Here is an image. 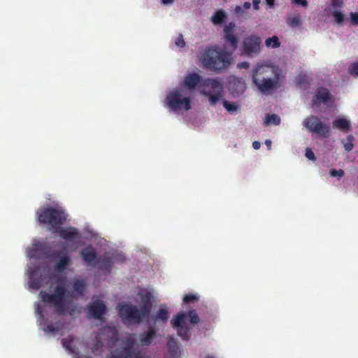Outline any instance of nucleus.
Masks as SVG:
<instances>
[{
  "mask_svg": "<svg viewBox=\"0 0 358 358\" xmlns=\"http://www.w3.org/2000/svg\"><path fill=\"white\" fill-rule=\"evenodd\" d=\"M156 330L150 328L147 332H143L140 335V342L143 345H150L156 336Z\"/></svg>",
  "mask_w": 358,
  "mask_h": 358,
  "instance_id": "22",
  "label": "nucleus"
},
{
  "mask_svg": "<svg viewBox=\"0 0 358 358\" xmlns=\"http://www.w3.org/2000/svg\"><path fill=\"white\" fill-rule=\"evenodd\" d=\"M73 289L79 296H83L86 289L87 283L84 279H76L73 282Z\"/></svg>",
  "mask_w": 358,
  "mask_h": 358,
  "instance_id": "23",
  "label": "nucleus"
},
{
  "mask_svg": "<svg viewBox=\"0 0 358 358\" xmlns=\"http://www.w3.org/2000/svg\"><path fill=\"white\" fill-rule=\"evenodd\" d=\"M167 348L171 358H177L180 356V348L178 342L173 337L169 336L168 338Z\"/></svg>",
  "mask_w": 358,
  "mask_h": 358,
  "instance_id": "16",
  "label": "nucleus"
},
{
  "mask_svg": "<svg viewBox=\"0 0 358 358\" xmlns=\"http://www.w3.org/2000/svg\"><path fill=\"white\" fill-rule=\"evenodd\" d=\"M201 81L200 76L195 73H188L184 78L185 86L187 88V90L190 93V91L196 87Z\"/></svg>",
  "mask_w": 358,
  "mask_h": 358,
  "instance_id": "14",
  "label": "nucleus"
},
{
  "mask_svg": "<svg viewBox=\"0 0 358 358\" xmlns=\"http://www.w3.org/2000/svg\"><path fill=\"white\" fill-rule=\"evenodd\" d=\"M292 2L298 5H301L303 7L308 6V1L306 0H292Z\"/></svg>",
  "mask_w": 358,
  "mask_h": 358,
  "instance_id": "42",
  "label": "nucleus"
},
{
  "mask_svg": "<svg viewBox=\"0 0 358 358\" xmlns=\"http://www.w3.org/2000/svg\"><path fill=\"white\" fill-rule=\"evenodd\" d=\"M140 297V308L150 315L152 306V293L146 288H140L138 292Z\"/></svg>",
  "mask_w": 358,
  "mask_h": 358,
  "instance_id": "12",
  "label": "nucleus"
},
{
  "mask_svg": "<svg viewBox=\"0 0 358 358\" xmlns=\"http://www.w3.org/2000/svg\"><path fill=\"white\" fill-rule=\"evenodd\" d=\"M205 358H215L214 356L213 355H206Z\"/></svg>",
  "mask_w": 358,
  "mask_h": 358,
  "instance_id": "52",
  "label": "nucleus"
},
{
  "mask_svg": "<svg viewBox=\"0 0 358 358\" xmlns=\"http://www.w3.org/2000/svg\"><path fill=\"white\" fill-rule=\"evenodd\" d=\"M223 106L227 109V110L230 113H234L238 109V105H236L234 103H230L229 101H224Z\"/></svg>",
  "mask_w": 358,
  "mask_h": 358,
  "instance_id": "31",
  "label": "nucleus"
},
{
  "mask_svg": "<svg viewBox=\"0 0 358 358\" xmlns=\"http://www.w3.org/2000/svg\"><path fill=\"white\" fill-rule=\"evenodd\" d=\"M237 66L239 69H248L249 67V64L248 62H244L238 64Z\"/></svg>",
  "mask_w": 358,
  "mask_h": 358,
  "instance_id": "44",
  "label": "nucleus"
},
{
  "mask_svg": "<svg viewBox=\"0 0 358 358\" xmlns=\"http://www.w3.org/2000/svg\"><path fill=\"white\" fill-rule=\"evenodd\" d=\"M199 301V296L194 294H185L183 297L182 301L184 303H194Z\"/></svg>",
  "mask_w": 358,
  "mask_h": 358,
  "instance_id": "30",
  "label": "nucleus"
},
{
  "mask_svg": "<svg viewBox=\"0 0 358 358\" xmlns=\"http://www.w3.org/2000/svg\"><path fill=\"white\" fill-rule=\"evenodd\" d=\"M76 358H79V357H76Z\"/></svg>",
  "mask_w": 358,
  "mask_h": 358,
  "instance_id": "54",
  "label": "nucleus"
},
{
  "mask_svg": "<svg viewBox=\"0 0 358 358\" xmlns=\"http://www.w3.org/2000/svg\"><path fill=\"white\" fill-rule=\"evenodd\" d=\"M348 73L351 75L358 76V62L352 64L348 67Z\"/></svg>",
  "mask_w": 358,
  "mask_h": 358,
  "instance_id": "32",
  "label": "nucleus"
},
{
  "mask_svg": "<svg viewBox=\"0 0 358 358\" xmlns=\"http://www.w3.org/2000/svg\"><path fill=\"white\" fill-rule=\"evenodd\" d=\"M230 87L234 93L240 94L245 91L246 85L243 80L234 78L230 81Z\"/></svg>",
  "mask_w": 358,
  "mask_h": 358,
  "instance_id": "19",
  "label": "nucleus"
},
{
  "mask_svg": "<svg viewBox=\"0 0 358 358\" xmlns=\"http://www.w3.org/2000/svg\"><path fill=\"white\" fill-rule=\"evenodd\" d=\"M115 358H143L140 352H136L132 346L123 348L121 352Z\"/></svg>",
  "mask_w": 358,
  "mask_h": 358,
  "instance_id": "20",
  "label": "nucleus"
},
{
  "mask_svg": "<svg viewBox=\"0 0 358 358\" xmlns=\"http://www.w3.org/2000/svg\"><path fill=\"white\" fill-rule=\"evenodd\" d=\"M187 314V317H189V322L192 324H196L199 322L200 319L195 309L189 310Z\"/></svg>",
  "mask_w": 358,
  "mask_h": 358,
  "instance_id": "28",
  "label": "nucleus"
},
{
  "mask_svg": "<svg viewBox=\"0 0 358 358\" xmlns=\"http://www.w3.org/2000/svg\"><path fill=\"white\" fill-rule=\"evenodd\" d=\"M227 18V14L222 10L216 11L210 17V20L213 24L217 25L223 22Z\"/></svg>",
  "mask_w": 358,
  "mask_h": 358,
  "instance_id": "24",
  "label": "nucleus"
},
{
  "mask_svg": "<svg viewBox=\"0 0 358 358\" xmlns=\"http://www.w3.org/2000/svg\"><path fill=\"white\" fill-rule=\"evenodd\" d=\"M224 48L229 49V53L235 51L238 46V38L234 34H228L224 35Z\"/></svg>",
  "mask_w": 358,
  "mask_h": 358,
  "instance_id": "15",
  "label": "nucleus"
},
{
  "mask_svg": "<svg viewBox=\"0 0 358 358\" xmlns=\"http://www.w3.org/2000/svg\"><path fill=\"white\" fill-rule=\"evenodd\" d=\"M187 314L185 312H179L175 318L171 320L172 327L178 329V335L185 341H188L190 338L189 329L183 325Z\"/></svg>",
  "mask_w": 358,
  "mask_h": 358,
  "instance_id": "10",
  "label": "nucleus"
},
{
  "mask_svg": "<svg viewBox=\"0 0 358 358\" xmlns=\"http://www.w3.org/2000/svg\"><path fill=\"white\" fill-rule=\"evenodd\" d=\"M350 120L346 117H338L333 123V128L348 132L350 129Z\"/></svg>",
  "mask_w": 358,
  "mask_h": 358,
  "instance_id": "17",
  "label": "nucleus"
},
{
  "mask_svg": "<svg viewBox=\"0 0 358 358\" xmlns=\"http://www.w3.org/2000/svg\"><path fill=\"white\" fill-rule=\"evenodd\" d=\"M306 157L310 160H312V161L315 160V155H314L313 152L312 151V150L310 148H306Z\"/></svg>",
  "mask_w": 358,
  "mask_h": 358,
  "instance_id": "40",
  "label": "nucleus"
},
{
  "mask_svg": "<svg viewBox=\"0 0 358 358\" xmlns=\"http://www.w3.org/2000/svg\"><path fill=\"white\" fill-rule=\"evenodd\" d=\"M38 215V221L47 224L49 229H57L58 225L62 224L66 220V215L60 208L40 209Z\"/></svg>",
  "mask_w": 358,
  "mask_h": 358,
  "instance_id": "7",
  "label": "nucleus"
},
{
  "mask_svg": "<svg viewBox=\"0 0 358 358\" xmlns=\"http://www.w3.org/2000/svg\"><path fill=\"white\" fill-rule=\"evenodd\" d=\"M27 256L29 259H41L44 264L55 268H63L69 266L70 262L66 254L54 255L48 250L44 242L36 240L27 248Z\"/></svg>",
  "mask_w": 358,
  "mask_h": 358,
  "instance_id": "3",
  "label": "nucleus"
},
{
  "mask_svg": "<svg viewBox=\"0 0 358 358\" xmlns=\"http://www.w3.org/2000/svg\"><path fill=\"white\" fill-rule=\"evenodd\" d=\"M52 271L62 272L64 270H30L28 272L29 287L38 289L48 283H51V287L57 284L52 294L41 291L39 296L44 303L52 304L59 313H64L67 304L66 294L73 299L76 297L74 294L68 292L66 279L63 277H57Z\"/></svg>",
  "mask_w": 358,
  "mask_h": 358,
  "instance_id": "1",
  "label": "nucleus"
},
{
  "mask_svg": "<svg viewBox=\"0 0 358 358\" xmlns=\"http://www.w3.org/2000/svg\"><path fill=\"white\" fill-rule=\"evenodd\" d=\"M352 141H353V137L352 136H349L348 137V142L344 144V148L346 150L350 151L352 150V148H353Z\"/></svg>",
  "mask_w": 358,
  "mask_h": 358,
  "instance_id": "37",
  "label": "nucleus"
},
{
  "mask_svg": "<svg viewBox=\"0 0 358 358\" xmlns=\"http://www.w3.org/2000/svg\"><path fill=\"white\" fill-rule=\"evenodd\" d=\"M175 45L179 48H184L185 46V41L183 36L180 34L175 40Z\"/></svg>",
  "mask_w": 358,
  "mask_h": 358,
  "instance_id": "34",
  "label": "nucleus"
},
{
  "mask_svg": "<svg viewBox=\"0 0 358 358\" xmlns=\"http://www.w3.org/2000/svg\"><path fill=\"white\" fill-rule=\"evenodd\" d=\"M82 257L85 262H92L96 258V254L93 248H86L82 252Z\"/></svg>",
  "mask_w": 358,
  "mask_h": 358,
  "instance_id": "25",
  "label": "nucleus"
},
{
  "mask_svg": "<svg viewBox=\"0 0 358 358\" xmlns=\"http://www.w3.org/2000/svg\"><path fill=\"white\" fill-rule=\"evenodd\" d=\"M350 19L354 24H358V13H352L350 14Z\"/></svg>",
  "mask_w": 358,
  "mask_h": 358,
  "instance_id": "41",
  "label": "nucleus"
},
{
  "mask_svg": "<svg viewBox=\"0 0 358 358\" xmlns=\"http://www.w3.org/2000/svg\"><path fill=\"white\" fill-rule=\"evenodd\" d=\"M118 312L125 324H140L143 318L149 316L143 309L131 303L120 304Z\"/></svg>",
  "mask_w": 358,
  "mask_h": 358,
  "instance_id": "8",
  "label": "nucleus"
},
{
  "mask_svg": "<svg viewBox=\"0 0 358 358\" xmlns=\"http://www.w3.org/2000/svg\"><path fill=\"white\" fill-rule=\"evenodd\" d=\"M262 38L257 34L245 37L242 42L243 54L250 57L258 55L262 49Z\"/></svg>",
  "mask_w": 358,
  "mask_h": 358,
  "instance_id": "9",
  "label": "nucleus"
},
{
  "mask_svg": "<svg viewBox=\"0 0 358 358\" xmlns=\"http://www.w3.org/2000/svg\"><path fill=\"white\" fill-rule=\"evenodd\" d=\"M169 317V312L165 308H159V310L156 313L155 316V319L156 320H161L162 322H166Z\"/></svg>",
  "mask_w": 358,
  "mask_h": 358,
  "instance_id": "27",
  "label": "nucleus"
},
{
  "mask_svg": "<svg viewBox=\"0 0 358 358\" xmlns=\"http://www.w3.org/2000/svg\"><path fill=\"white\" fill-rule=\"evenodd\" d=\"M234 13L238 16H242L244 13V11L243 10L242 8L240 6H236L234 9Z\"/></svg>",
  "mask_w": 358,
  "mask_h": 358,
  "instance_id": "43",
  "label": "nucleus"
},
{
  "mask_svg": "<svg viewBox=\"0 0 358 358\" xmlns=\"http://www.w3.org/2000/svg\"><path fill=\"white\" fill-rule=\"evenodd\" d=\"M331 99L330 94L327 89L321 88L318 90L315 97L313 99V106H317L321 102L327 103Z\"/></svg>",
  "mask_w": 358,
  "mask_h": 358,
  "instance_id": "21",
  "label": "nucleus"
},
{
  "mask_svg": "<svg viewBox=\"0 0 358 358\" xmlns=\"http://www.w3.org/2000/svg\"><path fill=\"white\" fill-rule=\"evenodd\" d=\"M57 231L59 236L67 241H73L78 237V231L75 228L61 229Z\"/></svg>",
  "mask_w": 358,
  "mask_h": 358,
  "instance_id": "18",
  "label": "nucleus"
},
{
  "mask_svg": "<svg viewBox=\"0 0 358 358\" xmlns=\"http://www.w3.org/2000/svg\"><path fill=\"white\" fill-rule=\"evenodd\" d=\"M236 27V24L233 22H229V24H226L224 27V34H234L233 31L234 28Z\"/></svg>",
  "mask_w": 358,
  "mask_h": 358,
  "instance_id": "33",
  "label": "nucleus"
},
{
  "mask_svg": "<svg viewBox=\"0 0 358 358\" xmlns=\"http://www.w3.org/2000/svg\"><path fill=\"white\" fill-rule=\"evenodd\" d=\"M243 7L245 9H249L251 7V4H250V2H245L244 4H243Z\"/></svg>",
  "mask_w": 358,
  "mask_h": 358,
  "instance_id": "50",
  "label": "nucleus"
},
{
  "mask_svg": "<svg viewBox=\"0 0 358 358\" xmlns=\"http://www.w3.org/2000/svg\"><path fill=\"white\" fill-rule=\"evenodd\" d=\"M73 313H74V310H73V309H72V310H70L69 314H70L71 315H73Z\"/></svg>",
  "mask_w": 358,
  "mask_h": 358,
  "instance_id": "53",
  "label": "nucleus"
},
{
  "mask_svg": "<svg viewBox=\"0 0 358 358\" xmlns=\"http://www.w3.org/2000/svg\"><path fill=\"white\" fill-rule=\"evenodd\" d=\"M330 175L332 177H336L338 178H341L344 176V171L342 169H339V170L332 169L330 171Z\"/></svg>",
  "mask_w": 358,
  "mask_h": 358,
  "instance_id": "36",
  "label": "nucleus"
},
{
  "mask_svg": "<svg viewBox=\"0 0 358 358\" xmlns=\"http://www.w3.org/2000/svg\"><path fill=\"white\" fill-rule=\"evenodd\" d=\"M288 24L292 27H297L300 24V19L296 16L288 18Z\"/></svg>",
  "mask_w": 358,
  "mask_h": 358,
  "instance_id": "35",
  "label": "nucleus"
},
{
  "mask_svg": "<svg viewBox=\"0 0 358 358\" xmlns=\"http://www.w3.org/2000/svg\"><path fill=\"white\" fill-rule=\"evenodd\" d=\"M333 16L336 22L338 23H341L343 21V15L341 13L338 11H334L333 13Z\"/></svg>",
  "mask_w": 358,
  "mask_h": 358,
  "instance_id": "38",
  "label": "nucleus"
},
{
  "mask_svg": "<svg viewBox=\"0 0 358 358\" xmlns=\"http://www.w3.org/2000/svg\"><path fill=\"white\" fill-rule=\"evenodd\" d=\"M281 43L278 36H273L265 40V45L268 48H278Z\"/></svg>",
  "mask_w": 358,
  "mask_h": 358,
  "instance_id": "26",
  "label": "nucleus"
},
{
  "mask_svg": "<svg viewBox=\"0 0 358 358\" xmlns=\"http://www.w3.org/2000/svg\"><path fill=\"white\" fill-rule=\"evenodd\" d=\"M260 145H261V144L258 141H254L252 143V147L255 150H258L260 148Z\"/></svg>",
  "mask_w": 358,
  "mask_h": 358,
  "instance_id": "46",
  "label": "nucleus"
},
{
  "mask_svg": "<svg viewBox=\"0 0 358 358\" xmlns=\"http://www.w3.org/2000/svg\"><path fill=\"white\" fill-rule=\"evenodd\" d=\"M280 122V119L277 115H267L264 120V124L266 125L275 124L278 125Z\"/></svg>",
  "mask_w": 358,
  "mask_h": 358,
  "instance_id": "29",
  "label": "nucleus"
},
{
  "mask_svg": "<svg viewBox=\"0 0 358 358\" xmlns=\"http://www.w3.org/2000/svg\"><path fill=\"white\" fill-rule=\"evenodd\" d=\"M45 331L47 333H56L58 331V328L56 327L52 323L48 324Z\"/></svg>",
  "mask_w": 358,
  "mask_h": 358,
  "instance_id": "39",
  "label": "nucleus"
},
{
  "mask_svg": "<svg viewBox=\"0 0 358 358\" xmlns=\"http://www.w3.org/2000/svg\"><path fill=\"white\" fill-rule=\"evenodd\" d=\"M260 3H261V0H253L252 1L253 8L256 10H259V5Z\"/></svg>",
  "mask_w": 358,
  "mask_h": 358,
  "instance_id": "45",
  "label": "nucleus"
},
{
  "mask_svg": "<svg viewBox=\"0 0 358 358\" xmlns=\"http://www.w3.org/2000/svg\"><path fill=\"white\" fill-rule=\"evenodd\" d=\"M62 343L63 344V345L66 348H69L68 345H67V343H66V339L65 338H63L62 341Z\"/></svg>",
  "mask_w": 358,
  "mask_h": 358,
  "instance_id": "51",
  "label": "nucleus"
},
{
  "mask_svg": "<svg viewBox=\"0 0 358 358\" xmlns=\"http://www.w3.org/2000/svg\"><path fill=\"white\" fill-rule=\"evenodd\" d=\"M266 2L271 8L274 6L275 0H266Z\"/></svg>",
  "mask_w": 358,
  "mask_h": 358,
  "instance_id": "48",
  "label": "nucleus"
},
{
  "mask_svg": "<svg viewBox=\"0 0 358 358\" xmlns=\"http://www.w3.org/2000/svg\"><path fill=\"white\" fill-rule=\"evenodd\" d=\"M199 89L201 94L208 97L210 103L213 106L224 99L223 85L218 78L204 80L200 84Z\"/></svg>",
  "mask_w": 358,
  "mask_h": 358,
  "instance_id": "6",
  "label": "nucleus"
},
{
  "mask_svg": "<svg viewBox=\"0 0 358 358\" xmlns=\"http://www.w3.org/2000/svg\"><path fill=\"white\" fill-rule=\"evenodd\" d=\"M175 0H162V3L164 5H170L173 3Z\"/></svg>",
  "mask_w": 358,
  "mask_h": 358,
  "instance_id": "47",
  "label": "nucleus"
},
{
  "mask_svg": "<svg viewBox=\"0 0 358 358\" xmlns=\"http://www.w3.org/2000/svg\"><path fill=\"white\" fill-rule=\"evenodd\" d=\"M265 144L267 145L268 148L270 150L271 148L272 142L271 140H266Z\"/></svg>",
  "mask_w": 358,
  "mask_h": 358,
  "instance_id": "49",
  "label": "nucleus"
},
{
  "mask_svg": "<svg viewBox=\"0 0 358 358\" xmlns=\"http://www.w3.org/2000/svg\"><path fill=\"white\" fill-rule=\"evenodd\" d=\"M303 125L310 131L315 132L322 136L327 135L330 131L329 127L323 124L320 120L315 116H310L306 118L303 122Z\"/></svg>",
  "mask_w": 358,
  "mask_h": 358,
  "instance_id": "11",
  "label": "nucleus"
},
{
  "mask_svg": "<svg viewBox=\"0 0 358 358\" xmlns=\"http://www.w3.org/2000/svg\"><path fill=\"white\" fill-rule=\"evenodd\" d=\"M166 104L176 112H185L191 108L190 93L184 88L176 89L166 96Z\"/></svg>",
  "mask_w": 358,
  "mask_h": 358,
  "instance_id": "5",
  "label": "nucleus"
},
{
  "mask_svg": "<svg viewBox=\"0 0 358 358\" xmlns=\"http://www.w3.org/2000/svg\"><path fill=\"white\" fill-rule=\"evenodd\" d=\"M199 61L204 66L211 70H221L227 68L233 62L231 53L216 48H206L199 56Z\"/></svg>",
  "mask_w": 358,
  "mask_h": 358,
  "instance_id": "4",
  "label": "nucleus"
},
{
  "mask_svg": "<svg viewBox=\"0 0 358 358\" xmlns=\"http://www.w3.org/2000/svg\"><path fill=\"white\" fill-rule=\"evenodd\" d=\"M283 72L282 67L278 64H260L253 71L252 80L259 91L269 94L280 86Z\"/></svg>",
  "mask_w": 358,
  "mask_h": 358,
  "instance_id": "2",
  "label": "nucleus"
},
{
  "mask_svg": "<svg viewBox=\"0 0 358 358\" xmlns=\"http://www.w3.org/2000/svg\"><path fill=\"white\" fill-rule=\"evenodd\" d=\"M87 309L89 316L96 320H101L106 311L105 303L99 299L90 303L87 306Z\"/></svg>",
  "mask_w": 358,
  "mask_h": 358,
  "instance_id": "13",
  "label": "nucleus"
}]
</instances>
